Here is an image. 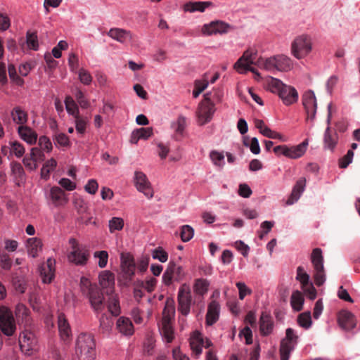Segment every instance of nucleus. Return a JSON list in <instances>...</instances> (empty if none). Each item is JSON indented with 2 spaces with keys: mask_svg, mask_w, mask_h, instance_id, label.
Instances as JSON below:
<instances>
[{
  "mask_svg": "<svg viewBox=\"0 0 360 360\" xmlns=\"http://www.w3.org/2000/svg\"><path fill=\"white\" fill-rule=\"evenodd\" d=\"M253 64L260 69L272 73L276 72H286L290 71L294 67L293 60L286 55L277 54L269 58H258L255 51L247 50L235 63L234 68L240 74L250 71L259 77V74L255 68L252 67Z\"/></svg>",
  "mask_w": 360,
  "mask_h": 360,
  "instance_id": "nucleus-1",
  "label": "nucleus"
},
{
  "mask_svg": "<svg viewBox=\"0 0 360 360\" xmlns=\"http://www.w3.org/2000/svg\"><path fill=\"white\" fill-rule=\"evenodd\" d=\"M80 288L82 294L89 299L93 309L96 312L102 311L104 308V297L97 285L92 284L89 278L82 277Z\"/></svg>",
  "mask_w": 360,
  "mask_h": 360,
  "instance_id": "nucleus-2",
  "label": "nucleus"
},
{
  "mask_svg": "<svg viewBox=\"0 0 360 360\" xmlns=\"http://www.w3.org/2000/svg\"><path fill=\"white\" fill-rule=\"evenodd\" d=\"M75 354L79 360H94L96 358V343L90 334H80L76 342Z\"/></svg>",
  "mask_w": 360,
  "mask_h": 360,
  "instance_id": "nucleus-3",
  "label": "nucleus"
},
{
  "mask_svg": "<svg viewBox=\"0 0 360 360\" xmlns=\"http://www.w3.org/2000/svg\"><path fill=\"white\" fill-rule=\"evenodd\" d=\"M312 49V39L309 35L304 34L296 37L290 46V53L297 60L307 57Z\"/></svg>",
  "mask_w": 360,
  "mask_h": 360,
  "instance_id": "nucleus-4",
  "label": "nucleus"
},
{
  "mask_svg": "<svg viewBox=\"0 0 360 360\" xmlns=\"http://www.w3.org/2000/svg\"><path fill=\"white\" fill-rule=\"evenodd\" d=\"M19 345L24 354L31 356L39 349L38 338L30 328H25L20 334Z\"/></svg>",
  "mask_w": 360,
  "mask_h": 360,
  "instance_id": "nucleus-5",
  "label": "nucleus"
},
{
  "mask_svg": "<svg viewBox=\"0 0 360 360\" xmlns=\"http://www.w3.org/2000/svg\"><path fill=\"white\" fill-rule=\"evenodd\" d=\"M173 308L165 307L162 312V319L159 323V330L162 340L166 343H170L174 339V330L171 321L174 315Z\"/></svg>",
  "mask_w": 360,
  "mask_h": 360,
  "instance_id": "nucleus-6",
  "label": "nucleus"
},
{
  "mask_svg": "<svg viewBox=\"0 0 360 360\" xmlns=\"http://www.w3.org/2000/svg\"><path fill=\"white\" fill-rule=\"evenodd\" d=\"M69 243L71 248L68 254V261L77 266L85 265L89 257V251L73 238L69 239Z\"/></svg>",
  "mask_w": 360,
  "mask_h": 360,
  "instance_id": "nucleus-7",
  "label": "nucleus"
},
{
  "mask_svg": "<svg viewBox=\"0 0 360 360\" xmlns=\"http://www.w3.org/2000/svg\"><path fill=\"white\" fill-rule=\"evenodd\" d=\"M311 260L314 267L313 276L315 284L317 286H321L326 282V276L324 271L322 251L320 248L313 250Z\"/></svg>",
  "mask_w": 360,
  "mask_h": 360,
  "instance_id": "nucleus-8",
  "label": "nucleus"
},
{
  "mask_svg": "<svg viewBox=\"0 0 360 360\" xmlns=\"http://www.w3.org/2000/svg\"><path fill=\"white\" fill-rule=\"evenodd\" d=\"M186 276V272L182 266L178 265L171 260L168 263L166 270L162 274V283L165 285H170L174 281L179 282Z\"/></svg>",
  "mask_w": 360,
  "mask_h": 360,
  "instance_id": "nucleus-9",
  "label": "nucleus"
},
{
  "mask_svg": "<svg viewBox=\"0 0 360 360\" xmlns=\"http://www.w3.org/2000/svg\"><path fill=\"white\" fill-rule=\"evenodd\" d=\"M178 310L184 316H187L191 311V307L193 302V297L190 285L187 283H183L180 285L178 294Z\"/></svg>",
  "mask_w": 360,
  "mask_h": 360,
  "instance_id": "nucleus-10",
  "label": "nucleus"
},
{
  "mask_svg": "<svg viewBox=\"0 0 360 360\" xmlns=\"http://www.w3.org/2000/svg\"><path fill=\"white\" fill-rule=\"evenodd\" d=\"M298 336L295 330L290 328H287L285 337L281 340L280 353L281 360H288L290 354L295 349L297 343Z\"/></svg>",
  "mask_w": 360,
  "mask_h": 360,
  "instance_id": "nucleus-11",
  "label": "nucleus"
},
{
  "mask_svg": "<svg viewBox=\"0 0 360 360\" xmlns=\"http://www.w3.org/2000/svg\"><path fill=\"white\" fill-rule=\"evenodd\" d=\"M215 112V108L213 102L211 101L210 94L204 95V100L199 105L198 110V122L200 124H205L210 122Z\"/></svg>",
  "mask_w": 360,
  "mask_h": 360,
  "instance_id": "nucleus-12",
  "label": "nucleus"
},
{
  "mask_svg": "<svg viewBox=\"0 0 360 360\" xmlns=\"http://www.w3.org/2000/svg\"><path fill=\"white\" fill-rule=\"evenodd\" d=\"M0 329L6 336H11L16 330V325L12 311L7 307L0 311Z\"/></svg>",
  "mask_w": 360,
  "mask_h": 360,
  "instance_id": "nucleus-13",
  "label": "nucleus"
},
{
  "mask_svg": "<svg viewBox=\"0 0 360 360\" xmlns=\"http://www.w3.org/2000/svg\"><path fill=\"white\" fill-rule=\"evenodd\" d=\"M296 279L300 283L301 288L304 295L310 300H313L316 297V290L313 283L310 281L309 275L304 271L302 266H298L297 269Z\"/></svg>",
  "mask_w": 360,
  "mask_h": 360,
  "instance_id": "nucleus-14",
  "label": "nucleus"
},
{
  "mask_svg": "<svg viewBox=\"0 0 360 360\" xmlns=\"http://www.w3.org/2000/svg\"><path fill=\"white\" fill-rule=\"evenodd\" d=\"M45 160V153L38 147L32 148L29 154L22 159L25 167L30 171H35L39 164Z\"/></svg>",
  "mask_w": 360,
  "mask_h": 360,
  "instance_id": "nucleus-15",
  "label": "nucleus"
},
{
  "mask_svg": "<svg viewBox=\"0 0 360 360\" xmlns=\"http://www.w3.org/2000/svg\"><path fill=\"white\" fill-rule=\"evenodd\" d=\"M230 25L221 20H214L204 24L201 27V33L204 36L223 34L229 32Z\"/></svg>",
  "mask_w": 360,
  "mask_h": 360,
  "instance_id": "nucleus-16",
  "label": "nucleus"
},
{
  "mask_svg": "<svg viewBox=\"0 0 360 360\" xmlns=\"http://www.w3.org/2000/svg\"><path fill=\"white\" fill-rule=\"evenodd\" d=\"M302 105L307 115V120L314 121L316 117L317 101L313 91L309 90L302 95Z\"/></svg>",
  "mask_w": 360,
  "mask_h": 360,
  "instance_id": "nucleus-17",
  "label": "nucleus"
},
{
  "mask_svg": "<svg viewBox=\"0 0 360 360\" xmlns=\"http://www.w3.org/2000/svg\"><path fill=\"white\" fill-rule=\"evenodd\" d=\"M134 181L139 192L143 193L148 199L153 198V191L151 188V184L143 172L136 171L134 172Z\"/></svg>",
  "mask_w": 360,
  "mask_h": 360,
  "instance_id": "nucleus-18",
  "label": "nucleus"
},
{
  "mask_svg": "<svg viewBox=\"0 0 360 360\" xmlns=\"http://www.w3.org/2000/svg\"><path fill=\"white\" fill-rule=\"evenodd\" d=\"M46 198L54 207H63L68 202L66 193L59 187L53 186L46 193Z\"/></svg>",
  "mask_w": 360,
  "mask_h": 360,
  "instance_id": "nucleus-19",
  "label": "nucleus"
},
{
  "mask_svg": "<svg viewBox=\"0 0 360 360\" xmlns=\"http://www.w3.org/2000/svg\"><path fill=\"white\" fill-rule=\"evenodd\" d=\"M98 281L101 287L107 295L114 293L115 275L110 271H102L98 275Z\"/></svg>",
  "mask_w": 360,
  "mask_h": 360,
  "instance_id": "nucleus-20",
  "label": "nucleus"
},
{
  "mask_svg": "<svg viewBox=\"0 0 360 360\" xmlns=\"http://www.w3.org/2000/svg\"><path fill=\"white\" fill-rule=\"evenodd\" d=\"M187 127V119L185 116L180 115L170 123V129L173 132V137L175 140H180L184 136Z\"/></svg>",
  "mask_w": 360,
  "mask_h": 360,
  "instance_id": "nucleus-21",
  "label": "nucleus"
},
{
  "mask_svg": "<svg viewBox=\"0 0 360 360\" xmlns=\"http://www.w3.org/2000/svg\"><path fill=\"white\" fill-rule=\"evenodd\" d=\"M25 246L28 256L35 258L41 252L43 243L40 238L32 237L26 240Z\"/></svg>",
  "mask_w": 360,
  "mask_h": 360,
  "instance_id": "nucleus-22",
  "label": "nucleus"
},
{
  "mask_svg": "<svg viewBox=\"0 0 360 360\" xmlns=\"http://www.w3.org/2000/svg\"><path fill=\"white\" fill-rule=\"evenodd\" d=\"M339 326L345 330H350L356 327V319L352 313L343 310L341 311L338 317Z\"/></svg>",
  "mask_w": 360,
  "mask_h": 360,
  "instance_id": "nucleus-23",
  "label": "nucleus"
},
{
  "mask_svg": "<svg viewBox=\"0 0 360 360\" xmlns=\"http://www.w3.org/2000/svg\"><path fill=\"white\" fill-rule=\"evenodd\" d=\"M10 115L12 122L17 127L27 124L29 120L28 113L20 106L14 107L11 110Z\"/></svg>",
  "mask_w": 360,
  "mask_h": 360,
  "instance_id": "nucleus-24",
  "label": "nucleus"
},
{
  "mask_svg": "<svg viewBox=\"0 0 360 360\" xmlns=\"http://www.w3.org/2000/svg\"><path fill=\"white\" fill-rule=\"evenodd\" d=\"M278 96L285 105L296 103L299 97L297 90L293 86L286 84L278 94Z\"/></svg>",
  "mask_w": 360,
  "mask_h": 360,
  "instance_id": "nucleus-25",
  "label": "nucleus"
},
{
  "mask_svg": "<svg viewBox=\"0 0 360 360\" xmlns=\"http://www.w3.org/2000/svg\"><path fill=\"white\" fill-rule=\"evenodd\" d=\"M56 261L53 259L49 258L45 264H43L40 269V274L42 277V281L44 283H49L55 276Z\"/></svg>",
  "mask_w": 360,
  "mask_h": 360,
  "instance_id": "nucleus-26",
  "label": "nucleus"
},
{
  "mask_svg": "<svg viewBox=\"0 0 360 360\" xmlns=\"http://www.w3.org/2000/svg\"><path fill=\"white\" fill-rule=\"evenodd\" d=\"M16 129L19 137L27 144L33 145L37 142V132L27 124L17 127Z\"/></svg>",
  "mask_w": 360,
  "mask_h": 360,
  "instance_id": "nucleus-27",
  "label": "nucleus"
},
{
  "mask_svg": "<svg viewBox=\"0 0 360 360\" xmlns=\"http://www.w3.org/2000/svg\"><path fill=\"white\" fill-rule=\"evenodd\" d=\"M306 179L304 177L299 179L292 188V193L286 201V205H291L295 203L301 197L305 190Z\"/></svg>",
  "mask_w": 360,
  "mask_h": 360,
  "instance_id": "nucleus-28",
  "label": "nucleus"
},
{
  "mask_svg": "<svg viewBox=\"0 0 360 360\" xmlns=\"http://www.w3.org/2000/svg\"><path fill=\"white\" fill-rule=\"evenodd\" d=\"M108 36L122 44L131 41L132 38L129 31L120 28H111L108 32Z\"/></svg>",
  "mask_w": 360,
  "mask_h": 360,
  "instance_id": "nucleus-29",
  "label": "nucleus"
},
{
  "mask_svg": "<svg viewBox=\"0 0 360 360\" xmlns=\"http://www.w3.org/2000/svg\"><path fill=\"white\" fill-rule=\"evenodd\" d=\"M10 166L13 181L17 186H21L25 181V173L22 165L19 162H12Z\"/></svg>",
  "mask_w": 360,
  "mask_h": 360,
  "instance_id": "nucleus-30",
  "label": "nucleus"
},
{
  "mask_svg": "<svg viewBox=\"0 0 360 360\" xmlns=\"http://www.w3.org/2000/svg\"><path fill=\"white\" fill-rule=\"evenodd\" d=\"M118 331L123 335L130 336L133 335L134 329L131 320L129 318L121 316L116 322Z\"/></svg>",
  "mask_w": 360,
  "mask_h": 360,
  "instance_id": "nucleus-31",
  "label": "nucleus"
},
{
  "mask_svg": "<svg viewBox=\"0 0 360 360\" xmlns=\"http://www.w3.org/2000/svg\"><path fill=\"white\" fill-rule=\"evenodd\" d=\"M219 304L215 300L212 301L208 305L206 315V323L207 325L212 326L217 322L219 316Z\"/></svg>",
  "mask_w": 360,
  "mask_h": 360,
  "instance_id": "nucleus-32",
  "label": "nucleus"
},
{
  "mask_svg": "<svg viewBox=\"0 0 360 360\" xmlns=\"http://www.w3.org/2000/svg\"><path fill=\"white\" fill-rule=\"evenodd\" d=\"M210 6H213V3L211 1H188L184 5L183 8L185 12L199 11L202 13Z\"/></svg>",
  "mask_w": 360,
  "mask_h": 360,
  "instance_id": "nucleus-33",
  "label": "nucleus"
},
{
  "mask_svg": "<svg viewBox=\"0 0 360 360\" xmlns=\"http://www.w3.org/2000/svg\"><path fill=\"white\" fill-rule=\"evenodd\" d=\"M58 326L61 339L64 341L69 340L72 334L71 329L63 314H60L58 316Z\"/></svg>",
  "mask_w": 360,
  "mask_h": 360,
  "instance_id": "nucleus-34",
  "label": "nucleus"
},
{
  "mask_svg": "<svg viewBox=\"0 0 360 360\" xmlns=\"http://www.w3.org/2000/svg\"><path fill=\"white\" fill-rule=\"evenodd\" d=\"M309 141L304 140L297 146H288L287 158L291 159H297L302 157L306 152Z\"/></svg>",
  "mask_w": 360,
  "mask_h": 360,
  "instance_id": "nucleus-35",
  "label": "nucleus"
},
{
  "mask_svg": "<svg viewBox=\"0 0 360 360\" xmlns=\"http://www.w3.org/2000/svg\"><path fill=\"white\" fill-rule=\"evenodd\" d=\"M210 285V281L203 278H198L193 281V290L197 297H203L207 294Z\"/></svg>",
  "mask_w": 360,
  "mask_h": 360,
  "instance_id": "nucleus-36",
  "label": "nucleus"
},
{
  "mask_svg": "<svg viewBox=\"0 0 360 360\" xmlns=\"http://www.w3.org/2000/svg\"><path fill=\"white\" fill-rule=\"evenodd\" d=\"M190 345L192 351L196 356L200 355L204 345L202 335L198 331H195L191 336Z\"/></svg>",
  "mask_w": 360,
  "mask_h": 360,
  "instance_id": "nucleus-37",
  "label": "nucleus"
},
{
  "mask_svg": "<svg viewBox=\"0 0 360 360\" xmlns=\"http://www.w3.org/2000/svg\"><path fill=\"white\" fill-rule=\"evenodd\" d=\"M153 130L152 127L140 128L134 130L131 134L130 142L136 144L140 139L146 140L152 136Z\"/></svg>",
  "mask_w": 360,
  "mask_h": 360,
  "instance_id": "nucleus-38",
  "label": "nucleus"
},
{
  "mask_svg": "<svg viewBox=\"0 0 360 360\" xmlns=\"http://www.w3.org/2000/svg\"><path fill=\"white\" fill-rule=\"evenodd\" d=\"M274 328V323L270 315L267 313L263 312L259 319V328L260 332L263 335H269Z\"/></svg>",
  "mask_w": 360,
  "mask_h": 360,
  "instance_id": "nucleus-39",
  "label": "nucleus"
},
{
  "mask_svg": "<svg viewBox=\"0 0 360 360\" xmlns=\"http://www.w3.org/2000/svg\"><path fill=\"white\" fill-rule=\"evenodd\" d=\"M336 133L332 134L330 127H326L323 135V146L326 149L333 150L338 143Z\"/></svg>",
  "mask_w": 360,
  "mask_h": 360,
  "instance_id": "nucleus-40",
  "label": "nucleus"
},
{
  "mask_svg": "<svg viewBox=\"0 0 360 360\" xmlns=\"http://www.w3.org/2000/svg\"><path fill=\"white\" fill-rule=\"evenodd\" d=\"M29 309L23 304L19 303L15 307V314L18 321H22L27 326L30 324Z\"/></svg>",
  "mask_w": 360,
  "mask_h": 360,
  "instance_id": "nucleus-41",
  "label": "nucleus"
},
{
  "mask_svg": "<svg viewBox=\"0 0 360 360\" xmlns=\"http://www.w3.org/2000/svg\"><path fill=\"white\" fill-rule=\"evenodd\" d=\"M210 158L212 164L219 169H222L225 165V154L223 151L211 150Z\"/></svg>",
  "mask_w": 360,
  "mask_h": 360,
  "instance_id": "nucleus-42",
  "label": "nucleus"
},
{
  "mask_svg": "<svg viewBox=\"0 0 360 360\" xmlns=\"http://www.w3.org/2000/svg\"><path fill=\"white\" fill-rule=\"evenodd\" d=\"M304 301V297L301 292L295 290L292 292L290 297V304L295 311H300L302 309Z\"/></svg>",
  "mask_w": 360,
  "mask_h": 360,
  "instance_id": "nucleus-43",
  "label": "nucleus"
},
{
  "mask_svg": "<svg viewBox=\"0 0 360 360\" xmlns=\"http://www.w3.org/2000/svg\"><path fill=\"white\" fill-rule=\"evenodd\" d=\"M64 103L68 115H72L73 117L79 115V107L71 96H66Z\"/></svg>",
  "mask_w": 360,
  "mask_h": 360,
  "instance_id": "nucleus-44",
  "label": "nucleus"
},
{
  "mask_svg": "<svg viewBox=\"0 0 360 360\" xmlns=\"http://www.w3.org/2000/svg\"><path fill=\"white\" fill-rule=\"evenodd\" d=\"M57 166V162L55 159L51 158L45 162L41 169V177L44 179H48L49 174Z\"/></svg>",
  "mask_w": 360,
  "mask_h": 360,
  "instance_id": "nucleus-45",
  "label": "nucleus"
},
{
  "mask_svg": "<svg viewBox=\"0 0 360 360\" xmlns=\"http://www.w3.org/2000/svg\"><path fill=\"white\" fill-rule=\"evenodd\" d=\"M121 266H122V271L128 276L131 277L134 274L135 262L131 257H127L126 258H122Z\"/></svg>",
  "mask_w": 360,
  "mask_h": 360,
  "instance_id": "nucleus-46",
  "label": "nucleus"
},
{
  "mask_svg": "<svg viewBox=\"0 0 360 360\" xmlns=\"http://www.w3.org/2000/svg\"><path fill=\"white\" fill-rule=\"evenodd\" d=\"M109 296L108 304V310L113 316H118L120 313V306L117 296L114 295V293Z\"/></svg>",
  "mask_w": 360,
  "mask_h": 360,
  "instance_id": "nucleus-47",
  "label": "nucleus"
},
{
  "mask_svg": "<svg viewBox=\"0 0 360 360\" xmlns=\"http://www.w3.org/2000/svg\"><path fill=\"white\" fill-rule=\"evenodd\" d=\"M25 149L22 143L18 141H12L9 142L10 155H14L16 158H21L25 154Z\"/></svg>",
  "mask_w": 360,
  "mask_h": 360,
  "instance_id": "nucleus-48",
  "label": "nucleus"
},
{
  "mask_svg": "<svg viewBox=\"0 0 360 360\" xmlns=\"http://www.w3.org/2000/svg\"><path fill=\"white\" fill-rule=\"evenodd\" d=\"M243 143L246 147L250 148L253 154L258 155L260 153L259 141L256 137L250 138L245 136L244 137Z\"/></svg>",
  "mask_w": 360,
  "mask_h": 360,
  "instance_id": "nucleus-49",
  "label": "nucleus"
},
{
  "mask_svg": "<svg viewBox=\"0 0 360 360\" xmlns=\"http://www.w3.org/2000/svg\"><path fill=\"white\" fill-rule=\"evenodd\" d=\"M297 323L302 328L309 329L312 325L311 312L305 311L300 314L297 318Z\"/></svg>",
  "mask_w": 360,
  "mask_h": 360,
  "instance_id": "nucleus-50",
  "label": "nucleus"
},
{
  "mask_svg": "<svg viewBox=\"0 0 360 360\" xmlns=\"http://www.w3.org/2000/svg\"><path fill=\"white\" fill-rule=\"evenodd\" d=\"M94 257L97 259L96 262L100 268L103 269L107 266L108 261V253L107 251H96L94 253Z\"/></svg>",
  "mask_w": 360,
  "mask_h": 360,
  "instance_id": "nucleus-51",
  "label": "nucleus"
},
{
  "mask_svg": "<svg viewBox=\"0 0 360 360\" xmlns=\"http://www.w3.org/2000/svg\"><path fill=\"white\" fill-rule=\"evenodd\" d=\"M37 147L45 153H51L53 149V145L51 140L46 136H41L39 137Z\"/></svg>",
  "mask_w": 360,
  "mask_h": 360,
  "instance_id": "nucleus-52",
  "label": "nucleus"
},
{
  "mask_svg": "<svg viewBox=\"0 0 360 360\" xmlns=\"http://www.w3.org/2000/svg\"><path fill=\"white\" fill-rule=\"evenodd\" d=\"M124 220L121 217H112L108 222L109 230L110 233L115 231H120L124 227Z\"/></svg>",
  "mask_w": 360,
  "mask_h": 360,
  "instance_id": "nucleus-53",
  "label": "nucleus"
},
{
  "mask_svg": "<svg viewBox=\"0 0 360 360\" xmlns=\"http://www.w3.org/2000/svg\"><path fill=\"white\" fill-rule=\"evenodd\" d=\"M180 235L183 242H188L193 238L194 229L189 225H184L181 227Z\"/></svg>",
  "mask_w": 360,
  "mask_h": 360,
  "instance_id": "nucleus-54",
  "label": "nucleus"
},
{
  "mask_svg": "<svg viewBox=\"0 0 360 360\" xmlns=\"http://www.w3.org/2000/svg\"><path fill=\"white\" fill-rule=\"evenodd\" d=\"M152 257L162 263H165L168 259V254L161 247H158L152 251Z\"/></svg>",
  "mask_w": 360,
  "mask_h": 360,
  "instance_id": "nucleus-55",
  "label": "nucleus"
},
{
  "mask_svg": "<svg viewBox=\"0 0 360 360\" xmlns=\"http://www.w3.org/2000/svg\"><path fill=\"white\" fill-rule=\"evenodd\" d=\"M75 123V129L78 134H84L86 131L88 120L86 118L81 117L79 115L74 117Z\"/></svg>",
  "mask_w": 360,
  "mask_h": 360,
  "instance_id": "nucleus-56",
  "label": "nucleus"
},
{
  "mask_svg": "<svg viewBox=\"0 0 360 360\" xmlns=\"http://www.w3.org/2000/svg\"><path fill=\"white\" fill-rule=\"evenodd\" d=\"M75 97L82 108L86 109L90 106L89 101L80 89H76Z\"/></svg>",
  "mask_w": 360,
  "mask_h": 360,
  "instance_id": "nucleus-57",
  "label": "nucleus"
},
{
  "mask_svg": "<svg viewBox=\"0 0 360 360\" xmlns=\"http://www.w3.org/2000/svg\"><path fill=\"white\" fill-rule=\"evenodd\" d=\"M26 38L27 46L31 49L35 51L37 50L39 48V43L36 33L27 32Z\"/></svg>",
  "mask_w": 360,
  "mask_h": 360,
  "instance_id": "nucleus-58",
  "label": "nucleus"
},
{
  "mask_svg": "<svg viewBox=\"0 0 360 360\" xmlns=\"http://www.w3.org/2000/svg\"><path fill=\"white\" fill-rule=\"evenodd\" d=\"M78 77L79 81L84 85H89L92 82V77L86 69L81 68L78 72Z\"/></svg>",
  "mask_w": 360,
  "mask_h": 360,
  "instance_id": "nucleus-59",
  "label": "nucleus"
},
{
  "mask_svg": "<svg viewBox=\"0 0 360 360\" xmlns=\"http://www.w3.org/2000/svg\"><path fill=\"white\" fill-rule=\"evenodd\" d=\"M269 88L270 90L274 93H277L278 94L281 91L283 88L285 86V84H283L280 79L271 78L269 82Z\"/></svg>",
  "mask_w": 360,
  "mask_h": 360,
  "instance_id": "nucleus-60",
  "label": "nucleus"
},
{
  "mask_svg": "<svg viewBox=\"0 0 360 360\" xmlns=\"http://www.w3.org/2000/svg\"><path fill=\"white\" fill-rule=\"evenodd\" d=\"M239 291V299L243 300L245 296L252 293V290L243 282H237L236 284Z\"/></svg>",
  "mask_w": 360,
  "mask_h": 360,
  "instance_id": "nucleus-61",
  "label": "nucleus"
},
{
  "mask_svg": "<svg viewBox=\"0 0 360 360\" xmlns=\"http://www.w3.org/2000/svg\"><path fill=\"white\" fill-rule=\"evenodd\" d=\"M0 266L4 270H9L12 266V262L6 253L0 254Z\"/></svg>",
  "mask_w": 360,
  "mask_h": 360,
  "instance_id": "nucleus-62",
  "label": "nucleus"
},
{
  "mask_svg": "<svg viewBox=\"0 0 360 360\" xmlns=\"http://www.w3.org/2000/svg\"><path fill=\"white\" fill-rule=\"evenodd\" d=\"M234 247L243 255V257H248L250 248L242 240H237L234 243Z\"/></svg>",
  "mask_w": 360,
  "mask_h": 360,
  "instance_id": "nucleus-63",
  "label": "nucleus"
},
{
  "mask_svg": "<svg viewBox=\"0 0 360 360\" xmlns=\"http://www.w3.org/2000/svg\"><path fill=\"white\" fill-rule=\"evenodd\" d=\"M68 65L70 69V71L72 72H76L79 68V59L77 56L74 53H71L68 57Z\"/></svg>",
  "mask_w": 360,
  "mask_h": 360,
  "instance_id": "nucleus-64",
  "label": "nucleus"
}]
</instances>
